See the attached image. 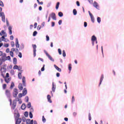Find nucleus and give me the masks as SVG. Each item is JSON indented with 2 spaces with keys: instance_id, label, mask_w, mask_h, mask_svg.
I'll return each mask as SVG.
<instances>
[{
  "instance_id": "nucleus-1",
  "label": "nucleus",
  "mask_w": 124,
  "mask_h": 124,
  "mask_svg": "<svg viewBox=\"0 0 124 124\" xmlns=\"http://www.w3.org/2000/svg\"><path fill=\"white\" fill-rule=\"evenodd\" d=\"M2 62H1V60L0 59V72H1V75L3 78H5L4 75L6 73V65H3L2 67H1V65L2 64Z\"/></svg>"
},
{
  "instance_id": "nucleus-2",
  "label": "nucleus",
  "mask_w": 124,
  "mask_h": 124,
  "mask_svg": "<svg viewBox=\"0 0 124 124\" xmlns=\"http://www.w3.org/2000/svg\"><path fill=\"white\" fill-rule=\"evenodd\" d=\"M0 35L2 36V37L0 38V43H1L3 41V39H5L4 37H7V33L4 30H2L0 32Z\"/></svg>"
},
{
  "instance_id": "nucleus-3",
  "label": "nucleus",
  "mask_w": 124,
  "mask_h": 124,
  "mask_svg": "<svg viewBox=\"0 0 124 124\" xmlns=\"http://www.w3.org/2000/svg\"><path fill=\"white\" fill-rule=\"evenodd\" d=\"M45 53H46V55L48 57V59L52 62H54V59L51 56V55L48 53L47 51L46 50H45Z\"/></svg>"
},
{
  "instance_id": "nucleus-4",
  "label": "nucleus",
  "mask_w": 124,
  "mask_h": 124,
  "mask_svg": "<svg viewBox=\"0 0 124 124\" xmlns=\"http://www.w3.org/2000/svg\"><path fill=\"white\" fill-rule=\"evenodd\" d=\"M0 17H1L2 21L5 23V16L3 12L0 13Z\"/></svg>"
},
{
  "instance_id": "nucleus-5",
  "label": "nucleus",
  "mask_w": 124,
  "mask_h": 124,
  "mask_svg": "<svg viewBox=\"0 0 124 124\" xmlns=\"http://www.w3.org/2000/svg\"><path fill=\"white\" fill-rule=\"evenodd\" d=\"M32 46L33 47V54H34V57H35L36 54V45L35 44H32Z\"/></svg>"
},
{
  "instance_id": "nucleus-6",
  "label": "nucleus",
  "mask_w": 124,
  "mask_h": 124,
  "mask_svg": "<svg viewBox=\"0 0 124 124\" xmlns=\"http://www.w3.org/2000/svg\"><path fill=\"white\" fill-rule=\"evenodd\" d=\"M93 6L96 9H99V5L98 4V3L96 1H94L93 2Z\"/></svg>"
},
{
  "instance_id": "nucleus-7",
  "label": "nucleus",
  "mask_w": 124,
  "mask_h": 124,
  "mask_svg": "<svg viewBox=\"0 0 124 124\" xmlns=\"http://www.w3.org/2000/svg\"><path fill=\"white\" fill-rule=\"evenodd\" d=\"M49 16H51V18H52V19H53L54 20H57L56 16V14L55 13H51V14H50V15H49Z\"/></svg>"
},
{
  "instance_id": "nucleus-8",
  "label": "nucleus",
  "mask_w": 124,
  "mask_h": 124,
  "mask_svg": "<svg viewBox=\"0 0 124 124\" xmlns=\"http://www.w3.org/2000/svg\"><path fill=\"white\" fill-rule=\"evenodd\" d=\"M89 16H90L91 21L93 23H94V18L93 14L90 12V11H89Z\"/></svg>"
},
{
  "instance_id": "nucleus-9",
  "label": "nucleus",
  "mask_w": 124,
  "mask_h": 124,
  "mask_svg": "<svg viewBox=\"0 0 124 124\" xmlns=\"http://www.w3.org/2000/svg\"><path fill=\"white\" fill-rule=\"evenodd\" d=\"M18 94V90L16 88H15L13 93V96L14 97H16Z\"/></svg>"
},
{
  "instance_id": "nucleus-10",
  "label": "nucleus",
  "mask_w": 124,
  "mask_h": 124,
  "mask_svg": "<svg viewBox=\"0 0 124 124\" xmlns=\"http://www.w3.org/2000/svg\"><path fill=\"white\" fill-rule=\"evenodd\" d=\"M96 40H97V38L94 35H93L92 36L91 40L93 42L92 43L93 45H94V41H96Z\"/></svg>"
},
{
  "instance_id": "nucleus-11",
  "label": "nucleus",
  "mask_w": 124,
  "mask_h": 124,
  "mask_svg": "<svg viewBox=\"0 0 124 124\" xmlns=\"http://www.w3.org/2000/svg\"><path fill=\"white\" fill-rule=\"evenodd\" d=\"M104 78V75H101V78H100V82H99V86H100L101 85L102 82Z\"/></svg>"
},
{
  "instance_id": "nucleus-12",
  "label": "nucleus",
  "mask_w": 124,
  "mask_h": 124,
  "mask_svg": "<svg viewBox=\"0 0 124 124\" xmlns=\"http://www.w3.org/2000/svg\"><path fill=\"white\" fill-rule=\"evenodd\" d=\"M16 48H19L20 46L18 38H16Z\"/></svg>"
},
{
  "instance_id": "nucleus-13",
  "label": "nucleus",
  "mask_w": 124,
  "mask_h": 124,
  "mask_svg": "<svg viewBox=\"0 0 124 124\" xmlns=\"http://www.w3.org/2000/svg\"><path fill=\"white\" fill-rule=\"evenodd\" d=\"M27 124H33V120H32L31 121L30 119H28L26 121Z\"/></svg>"
},
{
  "instance_id": "nucleus-14",
  "label": "nucleus",
  "mask_w": 124,
  "mask_h": 124,
  "mask_svg": "<svg viewBox=\"0 0 124 124\" xmlns=\"http://www.w3.org/2000/svg\"><path fill=\"white\" fill-rule=\"evenodd\" d=\"M5 94L8 96L10 97L11 95L10 91L8 90L7 89L5 91Z\"/></svg>"
},
{
  "instance_id": "nucleus-15",
  "label": "nucleus",
  "mask_w": 124,
  "mask_h": 124,
  "mask_svg": "<svg viewBox=\"0 0 124 124\" xmlns=\"http://www.w3.org/2000/svg\"><path fill=\"white\" fill-rule=\"evenodd\" d=\"M16 120V124H20L22 122L21 119H20V118H18Z\"/></svg>"
},
{
  "instance_id": "nucleus-16",
  "label": "nucleus",
  "mask_w": 124,
  "mask_h": 124,
  "mask_svg": "<svg viewBox=\"0 0 124 124\" xmlns=\"http://www.w3.org/2000/svg\"><path fill=\"white\" fill-rule=\"evenodd\" d=\"M22 82H23V86L26 87V78H25V77H23Z\"/></svg>"
},
{
  "instance_id": "nucleus-17",
  "label": "nucleus",
  "mask_w": 124,
  "mask_h": 124,
  "mask_svg": "<svg viewBox=\"0 0 124 124\" xmlns=\"http://www.w3.org/2000/svg\"><path fill=\"white\" fill-rule=\"evenodd\" d=\"M1 57H2L1 59L3 61H5L7 60L5 54H2V55H1Z\"/></svg>"
},
{
  "instance_id": "nucleus-18",
  "label": "nucleus",
  "mask_w": 124,
  "mask_h": 124,
  "mask_svg": "<svg viewBox=\"0 0 124 124\" xmlns=\"http://www.w3.org/2000/svg\"><path fill=\"white\" fill-rule=\"evenodd\" d=\"M9 30V33L10 35H12V26H9L8 28Z\"/></svg>"
},
{
  "instance_id": "nucleus-19",
  "label": "nucleus",
  "mask_w": 124,
  "mask_h": 124,
  "mask_svg": "<svg viewBox=\"0 0 124 124\" xmlns=\"http://www.w3.org/2000/svg\"><path fill=\"white\" fill-rule=\"evenodd\" d=\"M15 117L16 118V120L19 119V117H20V114L19 113H15Z\"/></svg>"
},
{
  "instance_id": "nucleus-20",
  "label": "nucleus",
  "mask_w": 124,
  "mask_h": 124,
  "mask_svg": "<svg viewBox=\"0 0 124 124\" xmlns=\"http://www.w3.org/2000/svg\"><path fill=\"white\" fill-rule=\"evenodd\" d=\"M27 93V90L26 88H24V90L23 91V96H25Z\"/></svg>"
},
{
  "instance_id": "nucleus-21",
  "label": "nucleus",
  "mask_w": 124,
  "mask_h": 124,
  "mask_svg": "<svg viewBox=\"0 0 124 124\" xmlns=\"http://www.w3.org/2000/svg\"><path fill=\"white\" fill-rule=\"evenodd\" d=\"M47 101L50 103H52V101L51 100V96L50 95H47Z\"/></svg>"
},
{
  "instance_id": "nucleus-22",
  "label": "nucleus",
  "mask_w": 124,
  "mask_h": 124,
  "mask_svg": "<svg viewBox=\"0 0 124 124\" xmlns=\"http://www.w3.org/2000/svg\"><path fill=\"white\" fill-rule=\"evenodd\" d=\"M54 67L57 70V71H59L60 72H62L61 68L58 67V66H56V65H54Z\"/></svg>"
},
{
  "instance_id": "nucleus-23",
  "label": "nucleus",
  "mask_w": 124,
  "mask_h": 124,
  "mask_svg": "<svg viewBox=\"0 0 124 124\" xmlns=\"http://www.w3.org/2000/svg\"><path fill=\"white\" fill-rule=\"evenodd\" d=\"M56 90V85H54V82H52V92L54 93Z\"/></svg>"
},
{
  "instance_id": "nucleus-24",
  "label": "nucleus",
  "mask_w": 124,
  "mask_h": 124,
  "mask_svg": "<svg viewBox=\"0 0 124 124\" xmlns=\"http://www.w3.org/2000/svg\"><path fill=\"white\" fill-rule=\"evenodd\" d=\"M19 89L21 91H22L23 89V85L22 83H20L18 85Z\"/></svg>"
},
{
  "instance_id": "nucleus-25",
  "label": "nucleus",
  "mask_w": 124,
  "mask_h": 124,
  "mask_svg": "<svg viewBox=\"0 0 124 124\" xmlns=\"http://www.w3.org/2000/svg\"><path fill=\"white\" fill-rule=\"evenodd\" d=\"M5 78V81L7 83H8L10 82V81H11V78Z\"/></svg>"
},
{
  "instance_id": "nucleus-26",
  "label": "nucleus",
  "mask_w": 124,
  "mask_h": 124,
  "mask_svg": "<svg viewBox=\"0 0 124 124\" xmlns=\"http://www.w3.org/2000/svg\"><path fill=\"white\" fill-rule=\"evenodd\" d=\"M63 16V14L62 13V12H60L59 13H58V16H59V17H62Z\"/></svg>"
},
{
  "instance_id": "nucleus-27",
  "label": "nucleus",
  "mask_w": 124,
  "mask_h": 124,
  "mask_svg": "<svg viewBox=\"0 0 124 124\" xmlns=\"http://www.w3.org/2000/svg\"><path fill=\"white\" fill-rule=\"evenodd\" d=\"M59 5H60V2H57V3H56V6L55 7V8H56V10H58L59 9Z\"/></svg>"
},
{
  "instance_id": "nucleus-28",
  "label": "nucleus",
  "mask_w": 124,
  "mask_h": 124,
  "mask_svg": "<svg viewBox=\"0 0 124 124\" xmlns=\"http://www.w3.org/2000/svg\"><path fill=\"white\" fill-rule=\"evenodd\" d=\"M73 13L74 16H76L77 14V11L76 9H74L73 11Z\"/></svg>"
},
{
  "instance_id": "nucleus-29",
  "label": "nucleus",
  "mask_w": 124,
  "mask_h": 124,
  "mask_svg": "<svg viewBox=\"0 0 124 124\" xmlns=\"http://www.w3.org/2000/svg\"><path fill=\"white\" fill-rule=\"evenodd\" d=\"M101 21V17H97V22H98V23H100Z\"/></svg>"
},
{
  "instance_id": "nucleus-30",
  "label": "nucleus",
  "mask_w": 124,
  "mask_h": 124,
  "mask_svg": "<svg viewBox=\"0 0 124 124\" xmlns=\"http://www.w3.org/2000/svg\"><path fill=\"white\" fill-rule=\"evenodd\" d=\"M26 108V105L25 104H23L21 106V108L23 109V110H24L25 108Z\"/></svg>"
},
{
  "instance_id": "nucleus-31",
  "label": "nucleus",
  "mask_w": 124,
  "mask_h": 124,
  "mask_svg": "<svg viewBox=\"0 0 124 124\" xmlns=\"http://www.w3.org/2000/svg\"><path fill=\"white\" fill-rule=\"evenodd\" d=\"M13 62H14V63L15 64H16V63H17V59L16 58H14V59H13Z\"/></svg>"
},
{
  "instance_id": "nucleus-32",
  "label": "nucleus",
  "mask_w": 124,
  "mask_h": 124,
  "mask_svg": "<svg viewBox=\"0 0 124 124\" xmlns=\"http://www.w3.org/2000/svg\"><path fill=\"white\" fill-rule=\"evenodd\" d=\"M71 66H72L71 64H69V65H68V70H69V71H71V70H72Z\"/></svg>"
},
{
  "instance_id": "nucleus-33",
  "label": "nucleus",
  "mask_w": 124,
  "mask_h": 124,
  "mask_svg": "<svg viewBox=\"0 0 124 124\" xmlns=\"http://www.w3.org/2000/svg\"><path fill=\"white\" fill-rule=\"evenodd\" d=\"M6 43H7L9 41V40L7 38H5V37H4V38H3V41Z\"/></svg>"
},
{
  "instance_id": "nucleus-34",
  "label": "nucleus",
  "mask_w": 124,
  "mask_h": 124,
  "mask_svg": "<svg viewBox=\"0 0 124 124\" xmlns=\"http://www.w3.org/2000/svg\"><path fill=\"white\" fill-rule=\"evenodd\" d=\"M88 117H89V120L91 121L92 120V117H91V114L90 113H89L88 114Z\"/></svg>"
},
{
  "instance_id": "nucleus-35",
  "label": "nucleus",
  "mask_w": 124,
  "mask_h": 124,
  "mask_svg": "<svg viewBox=\"0 0 124 124\" xmlns=\"http://www.w3.org/2000/svg\"><path fill=\"white\" fill-rule=\"evenodd\" d=\"M16 103H14V104H13V106H12V109H15V108H16Z\"/></svg>"
},
{
  "instance_id": "nucleus-36",
  "label": "nucleus",
  "mask_w": 124,
  "mask_h": 124,
  "mask_svg": "<svg viewBox=\"0 0 124 124\" xmlns=\"http://www.w3.org/2000/svg\"><path fill=\"white\" fill-rule=\"evenodd\" d=\"M0 6H1L2 7H4V4L2 0H0Z\"/></svg>"
},
{
  "instance_id": "nucleus-37",
  "label": "nucleus",
  "mask_w": 124,
  "mask_h": 124,
  "mask_svg": "<svg viewBox=\"0 0 124 124\" xmlns=\"http://www.w3.org/2000/svg\"><path fill=\"white\" fill-rule=\"evenodd\" d=\"M15 86V84L14 82H12L11 86H10V88L11 89H13L14 88V87Z\"/></svg>"
},
{
  "instance_id": "nucleus-38",
  "label": "nucleus",
  "mask_w": 124,
  "mask_h": 124,
  "mask_svg": "<svg viewBox=\"0 0 124 124\" xmlns=\"http://www.w3.org/2000/svg\"><path fill=\"white\" fill-rule=\"evenodd\" d=\"M11 45L12 47H14L15 46V42L14 41H12L11 42Z\"/></svg>"
},
{
  "instance_id": "nucleus-39",
  "label": "nucleus",
  "mask_w": 124,
  "mask_h": 124,
  "mask_svg": "<svg viewBox=\"0 0 124 124\" xmlns=\"http://www.w3.org/2000/svg\"><path fill=\"white\" fill-rule=\"evenodd\" d=\"M62 54H63V57H65L66 56V52L64 50H63Z\"/></svg>"
},
{
  "instance_id": "nucleus-40",
  "label": "nucleus",
  "mask_w": 124,
  "mask_h": 124,
  "mask_svg": "<svg viewBox=\"0 0 124 124\" xmlns=\"http://www.w3.org/2000/svg\"><path fill=\"white\" fill-rule=\"evenodd\" d=\"M18 76L19 79H21L22 78L21 73H19Z\"/></svg>"
},
{
  "instance_id": "nucleus-41",
  "label": "nucleus",
  "mask_w": 124,
  "mask_h": 124,
  "mask_svg": "<svg viewBox=\"0 0 124 124\" xmlns=\"http://www.w3.org/2000/svg\"><path fill=\"white\" fill-rule=\"evenodd\" d=\"M43 122L45 123L46 122V119L45 118L44 116H43V118L42 119Z\"/></svg>"
},
{
  "instance_id": "nucleus-42",
  "label": "nucleus",
  "mask_w": 124,
  "mask_h": 124,
  "mask_svg": "<svg viewBox=\"0 0 124 124\" xmlns=\"http://www.w3.org/2000/svg\"><path fill=\"white\" fill-rule=\"evenodd\" d=\"M10 54L12 57H14V53L13 51H10Z\"/></svg>"
},
{
  "instance_id": "nucleus-43",
  "label": "nucleus",
  "mask_w": 124,
  "mask_h": 124,
  "mask_svg": "<svg viewBox=\"0 0 124 124\" xmlns=\"http://www.w3.org/2000/svg\"><path fill=\"white\" fill-rule=\"evenodd\" d=\"M24 48V45L23 44L21 45L20 46V50H22V49H23Z\"/></svg>"
},
{
  "instance_id": "nucleus-44",
  "label": "nucleus",
  "mask_w": 124,
  "mask_h": 124,
  "mask_svg": "<svg viewBox=\"0 0 124 124\" xmlns=\"http://www.w3.org/2000/svg\"><path fill=\"white\" fill-rule=\"evenodd\" d=\"M58 53H59V55H62V52L61 48H58Z\"/></svg>"
},
{
  "instance_id": "nucleus-45",
  "label": "nucleus",
  "mask_w": 124,
  "mask_h": 124,
  "mask_svg": "<svg viewBox=\"0 0 124 124\" xmlns=\"http://www.w3.org/2000/svg\"><path fill=\"white\" fill-rule=\"evenodd\" d=\"M18 66H17V65H15V66H14V69H18Z\"/></svg>"
},
{
  "instance_id": "nucleus-46",
  "label": "nucleus",
  "mask_w": 124,
  "mask_h": 124,
  "mask_svg": "<svg viewBox=\"0 0 124 124\" xmlns=\"http://www.w3.org/2000/svg\"><path fill=\"white\" fill-rule=\"evenodd\" d=\"M9 78V73H7L6 77L4 76V78Z\"/></svg>"
},
{
  "instance_id": "nucleus-47",
  "label": "nucleus",
  "mask_w": 124,
  "mask_h": 124,
  "mask_svg": "<svg viewBox=\"0 0 124 124\" xmlns=\"http://www.w3.org/2000/svg\"><path fill=\"white\" fill-rule=\"evenodd\" d=\"M37 31H35L33 32V36H35L37 35Z\"/></svg>"
},
{
  "instance_id": "nucleus-48",
  "label": "nucleus",
  "mask_w": 124,
  "mask_h": 124,
  "mask_svg": "<svg viewBox=\"0 0 124 124\" xmlns=\"http://www.w3.org/2000/svg\"><path fill=\"white\" fill-rule=\"evenodd\" d=\"M31 103H29L28 105H27V107L30 108H31Z\"/></svg>"
},
{
  "instance_id": "nucleus-49",
  "label": "nucleus",
  "mask_w": 124,
  "mask_h": 124,
  "mask_svg": "<svg viewBox=\"0 0 124 124\" xmlns=\"http://www.w3.org/2000/svg\"><path fill=\"white\" fill-rule=\"evenodd\" d=\"M75 101V99L74 96H73L72 97V103H74Z\"/></svg>"
},
{
  "instance_id": "nucleus-50",
  "label": "nucleus",
  "mask_w": 124,
  "mask_h": 124,
  "mask_svg": "<svg viewBox=\"0 0 124 124\" xmlns=\"http://www.w3.org/2000/svg\"><path fill=\"white\" fill-rule=\"evenodd\" d=\"M24 115H25L26 117H27L29 116V113H28V112H25L24 113Z\"/></svg>"
},
{
  "instance_id": "nucleus-51",
  "label": "nucleus",
  "mask_w": 124,
  "mask_h": 124,
  "mask_svg": "<svg viewBox=\"0 0 124 124\" xmlns=\"http://www.w3.org/2000/svg\"><path fill=\"white\" fill-rule=\"evenodd\" d=\"M45 65H43V68H42V69H41V71L42 72L44 71V70H45Z\"/></svg>"
},
{
  "instance_id": "nucleus-52",
  "label": "nucleus",
  "mask_w": 124,
  "mask_h": 124,
  "mask_svg": "<svg viewBox=\"0 0 124 124\" xmlns=\"http://www.w3.org/2000/svg\"><path fill=\"white\" fill-rule=\"evenodd\" d=\"M6 87H7L6 84H3L2 87H3V89L4 90L6 89Z\"/></svg>"
},
{
  "instance_id": "nucleus-53",
  "label": "nucleus",
  "mask_w": 124,
  "mask_h": 124,
  "mask_svg": "<svg viewBox=\"0 0 124 124\" xmlns=\"http://www.w3.org/2000/svg\"><path fill=\"white\" fill-rule=\"evenodd\" d=\"M84 27L85 28L87 27V22H84Z\"/></svg>"
},
{
  "instance_id": "nucleus-54",
  "label": "nucleus",
  "mask_w": 124,
  "mask_h": 124,
  "mask_svg": "<svg viewBox=\"0 0 124 124\" xmlns=\"http://www.w3.org/2000/svg\"><path fill=\"white\" fill-rule=\"evenodd\" d=\"M90 4H93V0H88Z\"/></svg>"
},
{
  "instance_id": "nucleus-55",
  "label": "nucleus",
  "mask_w": 124,
  "mask_h": 124,
  "mask_svg": "<svg viewBox=\"0 0 124 124\" xmlns=\"http://www.w3.org/2000/svg\"><path fill=\"white\" fill-rule=\"evenodd\" d=\"M18 96L19 98H21L22 96H23V93H19L18 95Z\"/></svg>"
},
{
  "instance_id": "nucleus-56",
  "label": "nucleus",
  "mask_w": 124,
  "mask_h": 124,
  "mask_svg": "<svg viewBox=\"0 0 124 124\" xmlns=\"http://www.w3.org/2000/svg\"><path fill=\"white\" fill-rule=\"evenodd\" d=\"M25 99H26V102L28 103L29 102V97H26Z\"/></svg>"
},
{
  "instance_id": "nucleus-57",
  "label": "nucleus",
  "mask_w": 124,
  "mask_h": 124,
  "mask_svg": "<svg viewBox=\"0 0 124 124\" xmlns=\"http://www.w3.org/2000/svg\"><path fill=\"white\" fill-rule=\"evenodd\" d=\"M30 117L31 118H32L33 117V115L31 112H30Z\"/></svg>"
},
{
  "instance_id": "nucleus-58",
  "label": "nucleus",
  "mask_w": 124,
  "mask_h": 124,
  "mask_svg": "<svg viewBox=\"0 0 124 124\" xmlns=\"http://www.w3.org/2000/svg\"><path fill=\"white\" fill-rule=\"evenodd\" d=\"M9 46V44H8V43H6L4 44V47H8Z\"/></svg>"
},
{
  "instance_id": "nucleus-59",
  "label": "nucleus",
  "mask_w": 124,
  "mask_h": 124,
  "mask_svg": "<svg viewBox=\"0 0 124 124\" xmlns=\"http://www.w3.org/2000/svg\"><path fill=\"white\" fill-rule=\"evenodd\" d=\"M46 41H49V37L48 36V35H46Z\"/></svg>"
},
{
  "instance_id": "nucleus-60",
  "label": "nucleus",
  "mask_w": 124,
  "mask_h": 124,
  "mask_svg": "<svg viewBox=\"0 0 124 124\" xmlns=\"http://www.w3.org/2000/svg\"><path fill=\"white\" fill-rule=\"evenodd\" d=\"M76 4H77V5L78 6H80V3H79V2L78 1H77Z\"/></svg>"
},
{
  "instance_id": "nucleus-61",
  "label": "nucleus",
  "mask_w": 124,
  "mask_h": 124,
  "mask_svg": "<svg viewBox=\"0 0 124 124\" xmlns=\"http://www.w3.org/2000/svg\"><path fill=\"white\" fill-rule=\"evenodd\" d=\"M18 57H19L20 58H22V53L21 52H19L18 54Z\"/></svg>"
},
{
  "instance_id": "nucleus-62",
  "label": "nucleus",
  "mask_w": 124,
  "mask_h": 124,
  "mask_svg": "<svg viewBox=\"0 0 124 124\" xmlns=\"http://www.w3.org/2000/svg\"><path fill=\"white\" fill-rule=\"evenodd\" d=\"M62 20H59V21H58V24H59V25H62Z\"/></svg>"
},
{
  "instance_id": "nucleus-63",
  "label": "nucleus",
  "mask_w": 124,
  "mask_h": 124,
  "mask_svg": "<svg viewBox=\"0 0 124 124\" xmlns=\"http://www.w3.org/2000/svg\"><path fill=\"white\" fill-rule=\"evenodd\" d=\"M6 52L7 53H9L10 52V49L9 48H7L6 50Z\"/></svg>"
},
{
  "instance_id": "nucleus-64",
  "label": "nucleus",
  "mask_w": 124,
  "mask_h": 124,
  "mask_svg": "<svg viewBox=\"0 0 124 124\" xmlns=\"http://www.w3.org/2000/svg\"><path fill=\"white\" fill-rule=\"evenodd\" d=\"M13 39H14V36H13V35H11V36H10V40H13Z\"/></svg>"
}]
</instances>
